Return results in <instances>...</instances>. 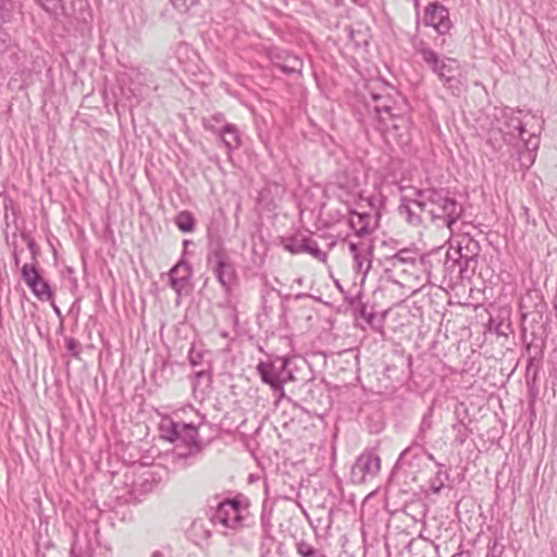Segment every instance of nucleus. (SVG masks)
I'll list each match as a JSON object with an SVG mask.
<instances>
[{
    "label": "nucleus",
    "instance_id": "nucleus-1",
    "mask_svg": "<svg viewBox=\"0 0 557 557\" xmlns=\"http://www.w3.org/2000/svg\"><path fill=\"white\" fill-rule=\"evenodd\" d=\"M419 196L423 199L428 220L437 227H447L453 232V226L461 216L463 209L449 191L443 188H426L419 189Z\"/></svg>",
    "mask_w": 557,
    "mask_h": 557
},
{
    "label": "nucleus",
    "instance_id": "nucleus-2",
    "mask_svg": "<svg viewBox=\"0 0 557 557\" xmlns=\"http://www.w3.org/2000/svg\"><path fill=\"white\" fill-rule=\"evenodd\" d=\"M159 430L162 438L175 443L176 459H189L201 451L198 429L193 423L177 422L170 417H163Z\"/></svg>",
    "mask_w": 557,
    "mask_h": 557
},
{
    "label": "nucleus",
    "instance_id": "nucleus-3",
    "mask_svg": "<svg viewBox=\"0 0 557 557\" xmlns=\"http://www.w3.org/2000/svg\"><path fill=\"white\" fill-rule=\"evenodd\" d=\"M207 263L222 288L230 293L237 284L238 276L235 265L222 243L211 244Z\"/></svg>",
    "mask_w": 557,
    "mask_h": 557
},
{
    "label": "nucleus",
    "instance_id": "nucleus-4",
    "mask_svg": "<svg viewBox=\"0 0 557 557\" xmlns=\"http://www.w3.org/2000/svg\"><path fill=\"white\" fill-rule=\"evenodd\" d=\"M289 366V358L275 357L259 362L257 371L262 382L270 385L272 391L278 393V396L282 397L284 395V385L296 380Z\"/></svg>",
    "mask_w": 557,
    "mask_h": 557
},
{
    "label": "nucleus",
    "instance_id": "nucleus-5",
    "mask_svg": "<svg viewBox=\"0 0 557 557\" xmlns=\"http://www.w3.org/2000/svg\"><path fill=\"white\" fill-rule=\"evenodd\" d=\"M503 122H499L498 129L503 134L504 139L513 144L521 139L524 141L527 149L536 150L539 148V138L536 131L528 132V122L521 121L511 109L502 110Z\"/></svg>",
    "mask_w": 557,
    "mask_h": 557
},
{
    "label": "nucleus",
    "instance_id": "nucleus-6",
    "mask_svg": "<svg viewBox=\"0 0 557 557\" xmlns=\"http://www.w3.org/2000/svg\"><path fill=\"white\" fill-rule=\"evenodd\" d=\"M421 22L423 26L432 27L441 36L448 35L454 26L448 8L440 1H430L425 5Z\"/></svg>",
    "mask_w": 557,
    "mask_h": 557
},
{
    "label": "nucleus",
    "instance_id": "nucleus-7",
    "mask_svg": "<svg viewBox=\"0 0 557 557\" xmlns=\"http://www.w3.org/2000/svg\"><path fill=\"white\" fill-rule=\"evenodd\" d=\"M246 508L237 499H226L220 503L210 520L213 524H220L226 529H237L244 520Z\"/></svg>",
    "mask_w": 557,
    "mask_h": 557
},
{
    "label": "nucleus",
    "instance_id": "nucleus-8",
    "mask_svg": "<svg viewBox=\"0 0 557 557\" xmlns=\"http://www.w3.org/2000/svg\"><path fill=\"white\" fill-rule=\"evenodd\" d=\"M344 243L347 244L352 256L354 269L363 277L367 276L372 268L373 242L371 239H354L347 235Z\"/></svg>",
    "mask_w": 557,
    "mask_h": 557
},
{
    "label": "nucleus",
    "instance_id": "nucleus-9",
    "mask_svg": "<svg viewBox=\"0 0 557 557\" xmlns=\"http://www.w3.org/2000/svg\"><path fill=\"white\" fill-rule=\"evenodd\" d=\"M381 470V459L373 450H364L356 459L351 478L357 484H363L368 480L375 478Z\"/></svg>",
    "mask_w": 557,
    "mask_h": 557
},
{
    "label": "nucleus",
    "instance_id": "nucleus-10",
    "mask_svg": "<svg viewBox=\"0 0 557 557\" xmlns=\"http://www.w3.org/2000/svg\"><path fill=\"white\" fill-rule=\"evenodd\" d=\"M21 276L36 298L41 301L53 300V292L49 283L40 275L36 263H25L21 268Z\"/></svg>",
    "mask_w": 557,
    "mask_h": 557
},
{
    "label": "nucleus",
    "instance_id": "nucleus-11",
    "mask_svg": "<svg viewBox=\"0 0 557 557\" xmlns=\"http://www.w3.org/2000/svg\"><path fill=\"white\" fill-rule=\"evenodd\" d=\"M398 212L413 226H420L428 221L423 199L419 196V189L414 191V198H401Z\"/></svg>",
    "mask_w": 557,
    "mask_h": 557
},
{
    "label": "nucleus",
    "instance_id": "nucleus-12",
    "mask_svg": "<svg viewBox=\"0 0 557 557\" xmlns=\"http://www.w3.org/2000/svg\"><path fill=\"white\" fill-rule=\"evenodd\" d=\"M459 259L458 263L460 265V274L461 276H466L468 272L473 273L476 267V258L480 252V245L476 240L471 237H462L458 242Z\"/></svg>",
    "mask_w": 557,
    "mask_h": 557
},
{
    "label": "nucleus",
    "instance_id": "nucleus-13",
    "mask_svg": "<svg viewBox=\"0 0 557 557\" xmlns=\"http://www.w3.org/2000/svg\"><path fill=\"white\" fill-rule=\"evenodd\" d=\"M193 268L186 261H180L169 272L170 286L177 296L188 294L191 290Z\"/></svg>",
    "mask_w": 557,
    "mask_h": 557
},
{
    "label": "nucleus",
    "instance_id": "nucleus-14",
    "mask_svg": "<svg viewBox=\"0 0 557 557\" xmlns=\"http://www.w3.org/2000/svg\"><path fill=\"white\" fill-rule=\"evenodd\" d=\"M387 263L394 268H403L404 272L409 271V268L424 269L426 265V259L419 253L417 249L404 248L395 255L386 258Z\"/></svg>",
    "mask_w": 557,
    "mask_h": 557
},
{
    "label": "nucleus",
    "instance_id": "nucleus-15",
    "mask_svg": "<svg viewBox=\"0 0 557 557\" xmlns=\"http://www.w3.org/2000/svg\"><path fill=\"white\" fill-rule=\"evenodd\" d=\"M336 187L338 197L344 202H349L356 198H362L361 181L355 172H344L337 177Z\"/></svg>",
    "mask_w": 557,
    "mask_h": 557
},
{
    "label": "nucleus",
    "instance_id": "nucleus-16",
    "mask_svg": "<svg viewBox=\"0 0 557 557\" xmlns=\"http://www.w3.org/2000/svg\"><path fill=\"white\" fill-rule=\"evenodd\" d=\"M348 224L354 231V235L351 236L354 239H368L367 236L376 228L377 220L376 216L370 213H359L351 210Z\"/></svg>",
    "mask_w": 557,
    "mask_h": 557
},
{
    "label": "nucleus",
    "instance_id": "nucleus-17",
    "mask_svg": "<svg viewBox=\"0 0 557 557\" xmlns=\"http://www.w3.org/2000/svg\"><path fill=\"white\" fill-rule=\"evenodd\" d=\"M53 20L60 16L72 17L75 14V4L81 7L85 0H35Z\"/></svg>",
    "mask_w": 557,
    "mask_h": 557
},
{
    "label": "nucleus",
    "instance_id": "nucleus-18",
    "mask_svg": "<svg viewBox=\"0 0 557 557\" xmlns=\"http://www.w3.org/2000/svg\"><path fill=\"white\" fill-rule=\"evenodd\" d=\"M432 416H433V409L429 408V410L422 417L419 432L416 435L412 445L407 447L406 449H404L400 453L398 460H397L398 465H409V466L411 465V461L408 460V457L411 455L413 447L419 446L421 448V450H424L426 433L433 426Z\"/></svg>",
    "mask_w": 557,
    "mask_h": 557
},
{
    "label": "nucleus",
    "instance_id": "nucleus-19",
    "mask_svg": "<svg viewBox=\"0 0 557 557\" xmlns=\"http://www.w3.org/2000/svg\"><path fill=\"white\" fill-rule=\"evenodd\" d=\"M388 100H385L382 103H379L375 106V112L379 117V122L381 125H385L388 127L387 119L389 121H399L401 124H393V128L398 131L400 128H406L407 126V119L405 115L395 112V108L388 103Z\"/></svg>",
    "mask_w": 557,
    "mask_h": 557
},
{
    "label": "nucleus",
    "instance_id": "nucleus-20",
    "mask_svg": "<svg viewBox=\"0 0 557 557\" xmlns=\"http://www.w3.org/2000/svg\"><path fill=\"white\" fill-rule=\"evenodd\" d=\"M292 253H310L320 261H325L326 253L323 252L318 243L310 237H302L300 240H294L293 244L285 246Z\"/></svg>",
    "mask_w": 557,
    "mask_h": 557
},
{
    "label": "nucleus",
    "instance_id": "nucleus-21",
    "mask_svg": "<svg viewBox=\"0 0 557 557\" xmlns=\"http://www.w3.org/2000/svg\"><path fill=\"white\" fill-rule=\"evenodd\" d=\"M216 135L228 150L237 149L240 146L239 133L234 124H224Z\"/></svg>",
    "mask_w": 557,
    "mask_h": 557
},
{
    "label": "nucleus",
    "instance_id": "nucleus-22",
    "mask_svg": "<svg viewBox=\"0 0 557 557\" xmlns=\"http://www.w3.org/2000/svg\"><path fill=\"white\" fill-rule=\"evenodd\" d=\"M438 79L453 95L459 96L466 90V84L461 79V74L446 75L445 72H436Z\"/></svg>",
    "mask_w": 557,
    "mask_h": 557
},
{
    "label": "nucleus",
    "instance_id": "nucleus-23",
    "mask_svg": "<svg viewBox=\"0 0 557 557\" xmlns=\"http://www.w3.org/2000/svg\"><path fill=\"white\" fill-rule=\"evenodd\" d=\"M176 59L178 62V66H182L185 70H187L191 64L195 65L197 54L189 46L180 45L176 50Z\"/></svg>",
    "mask_w": 557,
    "mask_h": 557
},
{
    "label": "nucleus",
    "instance_id": "nucleus-24",
    "mask_svg": "<svg viewBox=\"0 0 557 557\" xmlns=\"http://www.w3.org/2000/svg\"><path fill=\"white\" fill-rule=\"evenodd\" d=\"M211 384V374L207 371H198L191 380L193 392L197 396L198 393L203 395Z\"/></svg>",
    "mask_w": 557,
    "mask_h": 557
},
{
    "label": "nucleus",
    "instance_id": "nucleus-25",
    "mask_svg": "<svg viewBox=\"0 0 557 557\" xmlns=\"http://www.w3.org/2000/svg\"><path fill=\"white\" fill-rule=\"evenodd\" d=\"M246 547L239 541H232L222 547L215 557H246Z\"/></svg>",
    "mask_w": 557,
    "mask_h": 557
},
{
    "label": "nucleus",
    "instance_id": "nucleus-26",
    "mask_svg": "<svg viewBox=\"0 0 557 557\" xmlns=\"http://www.w3.org/2000/svg\"><path fill=\"white\" fill-rule=\"evenodd\" d=\"M195 218L191 212L184 210L175 216V225L183 233H191L195 230Z\"/></svg>",
    "mask_w": 557,
    "mask_h": 557
},
{
    "label": "nucleus",
    "instance_id": "nucleus-27",
    "mask_svg": "<svg viewBox=\"0 0 557 557\" xmlns=\"http://www.w3.org/2000/svg\"><path fill=\"white\" fill-rule=\"evenodd\" d=\"M418 53L421 55L426 65L432 67V70H438V55L434 50H432L425 44H421L418 48Z\"/></svg>",
    "mask_w": 557,
    "mask_h": 557
},
{
    "label": "nucleus",
    "instance_id": "nucleus-28",
    "mask_svg": "<svg viewBox=\"0 0 557 557\" xmlns=\"http://www.w3.org/2000/svg\"><path fill=\"white\" fill-rule=\"evenodd\" d=\"M224 124H226L224 114L220 112L202 119L203 127L214 134H216Z\"/></svg>",
    "mask_w": 557,
    "mask_h": 557
},
{
    "label": "nucleus",
    "instance_id": "nucleus-29",
    "mask_svg": "<svg viewBox=\"0 0 557 557\" xmlns=\"http://www.w3.org/2000/svg\"><path fill=\"white\" fill-rule=\"evenodd\" d=\"M449 474L446 470H443V468H438L435 475L431 479V490L434 494H438L443 487L445 486V483L448 481Z\"/></svg>",
    "mask_w": 557,
    "mask_h": 557
},
{
    "label": "nucleus",
    "instance_id": "nucleus-30",
    "mask_svg": "<svg viewBox=\"0 0 557 557\" xmlns=\"http://www.w3.org/2000/svg\"><path fill=\"white\" fill-rule=\"evenodd\" d=\"M14 8V0H0V24L11 22Z\"/></svg>",
    "mask_w": 557,
    "mask_h": 557
},
{
    "label": "nucleus",
    "instance_id": "nucleus-31",
    "mask_svg": "<svg viewBox=\"0 0 557 557\" xmlns=\"http://www.w3.org/2000/svg\"><path fill=\"white\" fill-rule=\"evenodd\" d=\"M453 430L456 432L454 443L456 445H463L466 441L468 440L471 431L468 429V426L462 422H457L453 425Z\"/></svg>",
    "mask_w": 557,
    "mask_h": 557
},
{
    "label": "nucleus",
    "instance_id": "nucleus-32",
    "mask_svg": "<svg viewBox=\"0 0 557 557\" xmlns=\"http://www.w3.org/2000/svg\"><path fill=\"white\" fill-rule=\"evenodd\" d=\"M296 552L300 557H315L319 552L313 547L312 544L305 540H299L296 542Z\"/></svg>",
    "mask_w": 557,
    "mask_h": 557
},
{
    "label": "nucleus",
    "instance_id": "nucleus-33",
    "mask_svg": "<svg viewBox=\"0 0 557 557\" xmlns=\"http://www.w3.org/2000/svg\"><path fill=\"white\" fill-rule=\"evenodd\" d=\"M277 70H297L298 66H302L301 61L294 54L287 53L284 62L282 64H277Z\"/></svg>",
    "mask_w": 557,
    "mask_h": 557
},
{
    "label": "nucleus",
    "instance_id": "nucleus-34",
    "mask_svg": "<svg viewBox=\"0 0 557 557\" xmlns=\"http://www.w3.org/2000/svg\"><path fill=\"white\" fill-rule=\"evenodd\" d=\"M387 124H388V127H386L385 125H381L382 128L384 129V132H386L389 136H393L395 138H404L406 135H407V129H408V125L406 126V128H400L398 131L394 129L393 128V124H401V122L399 121H389L387 119Z\"/></svg>",
    "mask_w": 557,
    "mask_h": 557
},
{
    "label": "nucleus",
    "instance_id": "nucleus-35",
    "mask_svg": "<svg viewBox=\"0 0 557 557\" xmlns=\"http://www.w3.org/2000/svg\"><path fill=\"white\" fill-rule=\"evenodd\" d=\"M22 237L25 240V243L32 253V259H33L32 263H36V265L38 267L37 256L39 255V251H40L39 246L37 245L35 239L29 234H22Z\"/></svg>",
    "mask_w": 557,
    "mask_h": 557
},
{
    "label": "nucleus",
    "instance_id": "nucleus-36",
    "mask_svg": "<svg viewBox=\"0 0 557 557\" xmlns=\"http://www.w3.org/2000/svg\"><path fill=\"white\" fill-rule=\"evenodd\" d=\"M65 346L67 351L74 357L79 358L81 355V344L77 339L73 337L65 338Z\"/></svg>",
    "mask_w": 557,
    "mask_h": 557
},
{
    "label": "nucleus",
    "instance_id": "nucleus-37",
    "mask_svg": "<svg viewBox=\"0 0 557 557\" xmlns=\"http://www.w3.org/2000/svg\"><path fill=\"white\" fill-rule=\"evenodd\" d=\"M376 85L385 86V83L382 82L381 79L371 81V82L367 83L366 87L369 89L373 100L380 101V100H383V97L375 91Z\"/></svg>",
    "mask_w": 557,
    "mask_h": 557
},
{
    "label": "nucleus",
    "instance_id": "nucleus-38",
    "mask_svg": "<svg viewBox=\"0 0 557 557\" xmlns=\"http://www.w3.org/2000/svg\"><path fill=\"white\" fill-rule=\"evenodd\" d=\"M384 201L385 199L382 194H374L368 198L369 206L376 211L384 206Z\"/></svg>",
    "mask_w": 557,
    "mask_h": 557
},
{
    "label": "nucleus",
    "instance_id": "nucleus-39",
    "mask_svg": "<svg viewBox=\"0 0 557 557\" xmlns=\"http://www.w3.org/2000/svg\"><path fill=\"white\" fill-rule=\"evenodd\" d=\"M188 359L191 366H198L201 361V354L197 352L194 347L190 348Z\"/></svg>",
    "mask_w": 557,
    "mask_h": 557
},
{
    "label": "nucleus",
    "instance_id": "nucleus-40",
    "mask_svg": "<svg viewBox=\"0 0 557 557\" xmlns=\"http://www.w3.org/2000/svg\"><path fill=\"white\" fill-rule=\"evenodd\" d=\"M423 451L426 454L428 459H429V460H431V461H433L437 468H443V467H444V465H443V463L438 462V461L435 459V457H434V455H433V454H431V453H429V451H425V449H424Z\"/></svg>",
    "mask_w": 557,
    "mask_h": 557
},
{
    "label": "nucleus",
    "instance_id": "nucleus-41",
    "mask_svg": "<svg viewBox=\"0 0 557 557\" xmlns=\"http://www.w3.org/2000/svg\"><path fill=\"white\" fill-rule=\"evenodd\" d=\"M453 557H471V554L469 550H461L455 554Z\"/></svg>",
    "mask_w": 557,
    "mask_h": 557
},
{
    "label": "nucleus",
    "instance_id": "nucleus-42",
    "mask_svg": "<svg viewBox=\"0 0 557 557\" xmlns=\"http://www.w3.org/2000/svg\"><path fill=\"white\" fill-rule=\"evenodd\" d=\"M173 5L176 8L185 7L187 0H171Z\"/></svg>",
    "mask_w": 557,
    "mask_h": 557
},
{
    "label": "nucleus",
    "instance_id": "nucleus-43",
    "mask_svg": "<svg viewBox=\"0 0 557 557\" xmlns=\"http://www.w3.org/2000/svg\"><path fill=\"white\" fill-rule=\"evenodd\" d=\"M150 557H166L162 550H154L151 553Z\"/></svg>",
    "mask_w": 557,
    "mask_h": 557
},
{
    "label": "nucleus",
    "instance_id": "nucleus-44",
    "mask_svg": "<svg viewBox=\"0 0 557 557\" xmlns=\"http://www.w3.org/2000/svg\"><path fill=\"white\" fill-rule=\"evenodd\" d=\"M416 16L419 20V0H414Z\"/></svg>",
    "mask_w": 557,
    "mask_h": 557
},
{
    "label": "nucleus",
    "instance_id": "nucleus-45",
    "mask_svg": "<svg viewBox=\"0 0 557 557\" xmlns=\"http://www.w3.org/2000/svg\"><path fill=\"white\" fill-rule=\"evenodd\" d=\"M5 41L0 39V53L5 50Z\"/></svg>",
    "mask_w": 557,
    "mask_h": 557
},
{
    "label": "nucleus",
    "instance_id": "nucleus-46",
    "mask_svg": "<svg viewBox=\"0 0 557 557\" xmlns=\"http://www.w3.org/2000/svg\"><path fill=\"white\" fill-rule=\"evenodd\" d=\"M363 317H364V319H366L369 323H371V322H372V319L374 318V314H373V313H370L369 315H363Z\"/></svg>",
    "mask_w": 557,
    "mask_h": 557
},
{
    "label": "nucleus",
    "instance_id": "nucleus-47",
    "mask_svg": "<svg viewBox=\"0 0 557 557\" xmlns=\"http://www.w3.org/2000/svg\"><path fill=\"white\" fill-rule=\"evenodd\" d=\"M14 263H15V265H18V264H20V258H18V256H17V252H16V251H14Z\"/></svg>",
    "mask_w": 557,
    "mask_h": 557
},
{
    "label": "nucleus",
    "instance_id": "nucleus-48",
    "mask_svg": "<svg viewBox=\"0 0 557 557\" xmlns=\"http://www.w3.org/2000/svg\"><path fill=\"white\" fill-rule=\"evenodd\" d=\"M52 307H53L54 312H55L58 315H60V314H61V311H60V309L54 305V302H53V301H52Z\"/></svg>",
    "mask_w": 557,
    "mask_h": 557
},
{
    "label": "nucleus",
    "instance_id": "nucleus-49",
    "mask_svg": "<svg viewBox=\"0 0 557 557\" xmlns=\"http://www.w3.org/2000/svg\"><path fill=\"white\" fill-rule=\"evenodd\" d=\"M296 282H297L298 284H301V283H302V278H297V280H296Z\"/></svg>",
    "mask_w": 557,
    "mask_h": 557
},
{
    "label": "nucleus",
    "instance_id": "nucleus-50",
    "mask_svg": "<svg viewBox=\"0 0 557 557\" xmlns=\"http://www.w3.org/2000/svg\"><path fill=\"white\" fill-rule=\"evenodd\" d=\"M315 557H326V556L319 553Z\"/></svg>",
    "mask_w": 557,
    "mask_h": 557
},
{
    "label": "nucleus",
    "instance_id": "nucleus-51",
    "mask_svg": "<svg viewBox=\"0 0 557 557\" xmlns=\"http://www.w3.org/2000/svg\"><path fill=\"white\" fill-rule=\"evenodd\" d=\"M314 79H318L317 72H313Z\"/></svg>",
    "mask_w": 557,
    "mask_h": 557
},
{
    "label": "nucleus",
    "instance_id": "nucleus-52",
    "mask_svg": "<svg viewBox=\"0 0 557 557\" xmlns=\"http://www.w3.org/2000/svg\"><path fill=\"white\" fill-rule=\"evenodd\" d=\"M314 79H318L317 72H313Z\"/></svg>",
    "mask_w": 557,
    "mask_h": 557
},
{
    "label": "nucleus",
    "instance_id": "nucleus-53",
    "mask_svg": "<svg viewBox=\"0 0 557 557\" xmlns=\"http://www.w3.org/2000/svg\"><path fill=\"white\" fill-rule=\"evenodd\" d=\"M314 79H318L317 72H313Z\"/></svg>",
    "mask_w": 557,
    "mask_h": 557
},
{
    "label": "nucleus",
    "instance_id": "nucleus-54",
    "mask_svg": "<svg viewBox=\"0 0 557 557\" xmlns=\"http://www.w3.org/2000/svg\"><path fill=\"white\" fill-rule=\"evenodd\" d=\"M211 533L209 531L206 532V536L209 537Z\"/></svg>",
    "mask_w": 557,
    "mask_h": 557
}]
</instances>
